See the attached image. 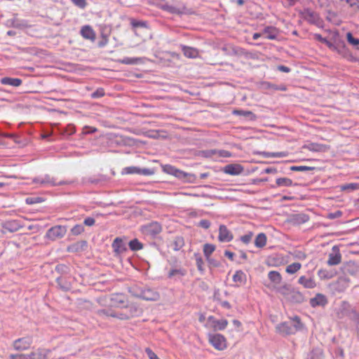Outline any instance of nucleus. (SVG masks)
Returning <instances> with one entry per match:
<instances>
[{
	"instance_id": "6e6552de",
	"label": "nucleus",
	"mask_w": 359,
	"mask_h": 359,
	"mask_svg": "<svg viewBox=\"0 0 359 359\" xmlns=\"http://www.w3.org/2000/svg\"><path fill=\"white\" fill-rule=\"evenodd\" d=\"M67 233V228L65 226L57 225L49 229L46 233V236L50 240L62 238Z\"/></svg>"
},
{
	"instance_id": "423d86ee",
	"label": "nucleus",
	"mask_w": 359,
	"mask_h": 359,
	"mask_svg": "<svg viewBox=\"0 0 359 359\" xmlns=\"http://www.w3.org/2000/svg\"><path fill=\"white\" fill-rule=\"evenodd\" d=\"M141 231L145 238L153 244L157 238V222H151L141 227Z\"/></svg>"
},
{
	"instance_id": "2f4dec72",
	"label": "nucleus",
	"mask_w": 359,
	"mask_h": 359,
	"mask_svg": "<svg viewBox=\"0 0 359 359\" xmlns=\"http://www.w3.org/2000/svg\"><path fill=\"white\" fill-rule=\"evenodd\" d=\"M5 229L11 232H15L19 230L22 226L16 220L8 221L5 224Z\"/></svg>"
},
{
	"instance_id": "a19ab883",
	"label": "nucleus",
	"mask_w": 359,
	"mask_h": 359,
	"mask_svg": "<svg viewBox=\"0 0 359 359\" xmlns=\"http://www.w3.org/2000/svg\"><path fill=\"white\" fill-rule=\"evenodd\" d=\"M215 246L212 244L206 243L203 245V253L206 259L210 257L211 254L215 251Z\"/></svg>"
},
{
	"instance_id": "5fc2aeb1",
	"label": "nucleus",
	"mask_w": 359,
	"mask_h": 359,
	"mask_svg": "<svg viewBox=\"0 0 359 359\" xmlns=\"http://www.w3.org/2000/svg\"><path fill=\"white\" fill-rule=\"evenodd\" d=\"M228 322L226 320H217L215 322L214 327L215 329L223 330L227 325Z\"/></svg>"
},
{
	"instance_id": "aec40b11",
	"label": "nucleus",
	"mask_w": 359,
	"mask_h": 359,
	"mask_svg": "<svg viewBox=\"0 0 359 359\" xmlns=\"http://www.w3.org/2000/svg\"><path fill=\"white\" fill-rule=\"evenodd\" d=\"M80 33L84 39L90 40L93 42L96 39V34L90 25L83 26Z\"/></svg>"
},
{
	"instance_id": "1a4fd4ad",
	"label": "nucleus",
	"mask_w": 359,
	"mask_h": 359,
	"mask_svg": "<svg viewBox=\"0 0 359 359\" xmlns=\"http://www.w3.org/2000/svg\"><path fill=\"white\" fill-rule=\"evenodd\" d=\"M32 344V337H25L15 340L13 346L15 350L22 351L27 350Z\"/></svg>"
},
{
	"instance_id": "393cba45",
	"label": "nucleus",
	"mask_w": 359,
	"mask_h": 359,
	"mask_svg": "<svg viewBox=\"0 0 359 359\" xmlns=\"http://www.w3.org/2000/svg\"><path fill=\"white\" fill-rule=\"evenodd\" d=\"M49 353L48 350L39 348L27 355L29 359H46Z\"/></svg>"
},
{
	"instance_id": "79ce46f5",
	"label": "nucleus",
	"mask_w": 359,
	"mask_h": 359,
	"mask_svg": "<svg viewBox=\"0 0 359 359\" xmlns=\"http://www.w3.org/2000/svg\"><path fill=\"white\" fill-rule=\"evenodd\" d=\"M234 114L242 115L250 120H254L255 115L250 111H243V110H234L233 111Z\"/></svg>"
},
{
	"instance_id": "a211bd4d",
	"label": "nucleus",
	"mask_w": 359,
	"mask_h": 359,
	"mask_svg": "<svg viewBox=\"0 0 359 359\" xmlns=\"http://www.w3.org/2000/svg\"><path fill=\"white\" fill-rule=\"evenodd\" d=\"M218 238L221 242H229L233 239V235L225 225L221 224L219 228Z\"/></svg>"
},
{
	"instance_id": "4d7b16f0",
	"label": "nucleus",
	"mask_w": 359,
	"mask_h": 359,
	"mask_svg": "<svg viewBox=\"0 0 359 359\" xmlns=\"http://www.w3.org/2000/svg\"><path fill=\"white\" fill-rule=\"evenodd\" d=\"M194 256L196 257V265H197L198 269L200 271H203V270H204L203 268V261L202 257H201V255L199 254H197V253H196L194 255Z\"/></svg>"
},
{
	"instance_id": "e2e57ef3",
	"label": "nucleus",
	"mask_w": 359,
	"mask_h": 359,
	"mask_svg": "<svg viewBox=\"0 0 359 359\" xmlns=\"http://www.w3.org/2000/svg\"><path fill=\"white\" fill-rule=\"evenodd\" d=\"M310 359H323V352L320 350L313 351Z\"/></svg>"
},
{
	"instance_id": "7ed1b4c3",
	"label": "nucleus",
	"mask_w": 359,
	"mask_h": 359,
	"mask_svg": "<svg viewBox=\"0 0 359 359\" xmlns=\"http://www.w3.org/2000/svg\"><path fill=\"white\" fill-rule=\"evenodd\" d=\"M341 270L343 273V276L338 278L337 282V285H341L343 288L348 286L349 279L346 278V276H355L359 272V266L353 262H348L343 264L341 267Z\"/></svg>"
},
{
	"instance_id": "b1692460",
	"label": "nucleus",
	"mask_w": 359,
	"mask_h": 359,
	"mask_svg": "<svg viewBox=\"0 0 359 359\" xmlns=\"http://www.w3.org/2000/svg\"><path fill=\"white\" fill-rule=\"evenodd\" d=\"M97 315L100 317H112L118 319V312L111 308H105L99 309L96 312Z\"/></svg>"
},
{
	"instance_id": "9b49d317",
	"label": "nucleus",
	"mask_w": 359,
	"mask_h": 359,
	"mask_svg": "<svg viewBox=\"0 0 359 359\" xmlns=\"http://www.w3.org/2000/svg\"><path fill=\"white\" fill-rule=\"evenodd\" d=\"M209 341L218 350H223L226 348V340L222 334H210Z\"/></svg>"
},
{
	"instance_id": "dca6fc26",
	"label": "nucleus",
	"mask_w": 359,
	"mask_h": 359,
	"mask_svg": "<svg viewBox=\"0 0 359 359\" xmlns=\"http://www.w3.org/2000/svg\"><path fill=\"white\" fill-rule=\"evenodd\" d=\"M180 56L178 54L175 53H162L159 58L160 62L162 63L163 66L169 67L170 63L175 60H179Z\"/></svg>"
},
{
	"instance_id": "f3484780",
	"label": "nucleus",
	"mask_w": 359,
	"mask_h": 359,
	"mask_svg": "<svg viewBox=\"0 0 359 359\" xmlns=\"http://www.w3.org/2000/svg\"><path fill=\"white\" fill-rule=\"evenodd\" d=\"M351 314L355 316L356 312L351 308L348 302H344L340 306L338 316L342 318L344 316H351Z\"/></svg>"
},
{
	"instance_id": "4c0bfd02",
	"label": "nucleus",
	"mask_w": 359,
	"mask_h": 359,
	"mask_svg": "<svg viewBox=\"0 0 359 359\" xmlns=\"http://www.w3.org/2000/svg\"><path fill=\"white\" fill-rule=\"evenodd\" d=\"M256 154L264 156V157H285L287 156L286 152H266L257 151Z\"/></svg>"
},
{
	"instance_id": "cd10ccee",
	"label": "nucleus",
	"mask_w": 359,
	"mask_h": 359,
	"mask_svg": "<svg viewBox=\"0 0 359 359\" xmlns=\"http://www.w3.org/2000/svg\"><path fill=\"white\" fill-rule=\"evenodd\" d=\"M298 283L302 285L305 288L312 289L316 286L313 278L302 276L299 278Z\"/></svg>"
},
{
	"instance_id": "c756f323",
	"label": "nucleus",
	"mask_w": 359,
	"mask_h": 359,
	"mask_svg": "<svg viewBox=\"0 0 359 359\" xmlns=\"http://www.w3.org/2000/svg\"><path fill=\"white\" fill-rule=\"evenodd\" d=\"M6 137L10 138L12 141H13L15 144H18V147H23L26 146L29 140L25 137V136H6Z\"/></svg>"
},
{
	"instance_id": "e433bc0d",
	"label": "nucleus",
	"mask_w": 359,
	"mask_h": 359,
	"mask_svg": "<svg viewBox=\"0 0 359 359\" xmlns=\"http://www.w3.org/2000/svg\"><path fill=\"white\" fill-rule=\"evenodd\" d=\"M206 156H210L213 154H219V156H221V157H230L231 156V154L228 151H226V150H219V151H217L215 149H212V150H209V151H206Z\"/></svg>"
},
{
	"instance_id": "6ab92c4d",
	"label": "nucleus",
	"mask_w": 359,
	"mask_h": 359,
	"mask_svg": "<svg viewBox=\"0 0 359 359\" xmlns=\"http://www.w3.org/2000/svg\"><path fill=\"white\" fill-rule=\"evenodd\" d=\"M243 167L240 164H228L224 168V172L231 175H238L243 172Z\"/></svg>"
},
{
	"instance_id": "3c124183",
	"label": "nucleus",
	"mask_w": 359,
	"mask_h": 359,
	"mask_svg": "<svg viewBox=\"0 0 359 359\" xmlns=\"http://www.w3.org/2000/svg\"><path fill=\"white\" fill-rule=\"evenodd\" d=\"M69 268L65 264H57L55 271L61 274H66L69 272Z\"/></svg>"
},
{
	"instance_id": "4468645a",
	"label": "nucleus",
	"mask_w": 359,
	"mask_h": 359,
	"mask_svg": "<svg viewBox=\"0 0 359 359\" xmlns=\"http://www.w3.org/2000/svg\"><path fill=\"white\" fill-rule=\"evenodd\" d=\"M87 247L88 243L86 241H79L67 246V251L74 253L81 252L85 251Z\"/></svg>"
},
{
	"instance_id": "9d476101",
	"label": "nucleus",
	"mask_w": 359,
	"mask_h": 359,
	"mask_svg": "<svg viewBox=\"0 0 359 359\" xmlns=\"http://www.w3.org/2000/svg\"><path fill=\"white\" fill-rule=\"evenodd\" d=\"M33 182L34 183L40 184L41 186H50V187H55V186H60L62 185L65 183L62 181L57 182L55 179L53 177H51L50 175H45L42 177H37L34 179Z\"/></svg>"
},
{
	"instance_id": "0e129e2a",
	"label": "nucleus",
	"mask_w": 359,
	"mask_h": 359,
	"mask_svg": "<svg viewBox=\"0 0 359 359\" xmlns=\"http://www.w3.org/2000/svg\"><path fill=\"white\" fill-rule=\"evenodd\" d=\"M97 132V128L95 127L86 126L83 128L81 135H89Z\"/></svg>"
},
{
	"instance_id": "f03ea898",
	"label": "nucleus",
	"mask_w": 359,
	"mask_h": 359,
	"mask_svg": "<svg viewBox=\"0 0 359 359\" xmlns=\"http://www.w3.org/2000/svg\"><path fill=\"white\" fill-rule=\"evenodd\" d=\"M277 291L284 297L287 302L291 304H301L305 300L303 294L289 284H285L278 287Z\"/></svg>"
},
{
	"instance_id": "bb28decb",
	"label": "nucleus",
	"mask_w": 359,
	"mask_h": 359,
	"mask_svg": "<svg viewBox=\"0 0 359 359\" xmlns=\"http://www.w3.org/2000/svg\"><path fill=\"white\" fill-rule=\"evenodd\" d=\"M56 282L60 288L63 291H68L72 287L71 282L65 276H61L57 278Z\"/></svg>"
},
{
	"instance_id": "ddd939ff",
	"label": "nucleus",
	"mask_w": 359,
	"mask_h": 359,
	"mask_svg": "<svg viewBox=\"0 0 359 359\" xmlns=\"http://www.w3.org/2000/svg\"><path fill=\"white\" fill-rule=\"evenodd\" d=\"M309 217L304 213L293 214L287 219V222L293 225H300L306 222Z\"/></svg>"
},
{
	"instance_id": "09e8293b",
	"label": "nucleus",
	"mask_w": 359,
	"mask_h": 359,
	"mask_svg": "<svg viewBox=\"0 0 359 359\" xmlns=\"http://www.w3.org/2000/svg\"><path fill=\"white\" fill-rule=\"evenodd\" d=\"M140 58H137V57H135V58H130V57H125L122 60H118V62L121 63V64H125V65H134V64H137L139 61H140Z\"/></svg>"
},
{
	"instance_id": "412c9836",
	"label": "nucleus",
	"mask_w": 359,
	"mask_h": 359,
	"mask_svg": "<svg viewBox=\"0 0 359 359\" xmlns=\"http://www.w3.org/2000/svg\"><path fill=\"white\" fill-rule=\"evenodd\" d=\"M327 304V297L320 293H318L315 297L310 299V304L312 307L325 306Z\"/></svg>"
},
{
	"instance_id": "4be33fe9",
	"label": "nucleus",
	"mask_w": 359,
	"mask_h": 359,
	"mask_svg": "<svg viewBox=\"0 0 359 359\" xmlns=\"http://www.w3.org/2000/svg\"><path fill=\"white\" fill-rule=\"evenodd\" d=\"M111 245L114 251L116 254H121L127 250L126 243L123 242V239L119 237H116L114 240Z\"/></svg>"
},
{
	"instance_id": "473e14b6",
	"label": "nucleus",
	"mask_w": 359,
	"mask_h": 359,
	"mask_svg": "<svg viewBox=\"0 0 359 359\" xmlns=\"http://www.w3.org/2000/svg\"><path fill=\"white\" fill-rule=\"evenodd\" d=\"M184 245V241L183 237L177 236L174 241L171 243L170 246L175 251L180 250Z\"/></svg>"
},
{
	"instance_id": "338daca9",
	"label": "nucleus",
	"mask_w": 359,
	"mask_h": 359,
	"mask_svg": "<svg viewBox=\"0 0 359 359\" xmlns=\"http://www.w3.org/2000/svg\"><path fill=\"white\" fill-rule=\"evenodd\" d=\"M253 233L252 232H249L248 234H245L241 236V240L245 244H248L250 242L252 238Z\"/></svg>"
},
{
	"instance_id": "680f3d73",
	"label": "nucleus",
	"mask_w": 359,
	"mask_h": 359,
	"mask_svg": "<svg viewBox=\"0 0 359 359\" xmlns=\"http://www.w3.org/2000/svg\"><path fill=\"white\" fill-rule=\"evenodd\" d=\"M75 132V126L74 125H68L66 127L65 131L62 133L60 135H74Z\"/></svg>"
},
{
	"instance_id": "69168bd1",
	"label": "nucleus",
	"mask_w": 359,
	"mask_h": 359,
	"mask_svg": "<svg viewBox=\"0 0 359 359\" xmlns=\"http://www.w3.org/2000/svg\"><path fill=\"white\" fill-rule=\"evenodd\" d=\"M243 275L244 273L242 271H237L233 276V280L234 282H241Z\"/></svg>"
},
{
	"instance_id": "603ef678",
	"label": "nucleus",
	"mask_w": 359,
	"mask_h": 359,
	"mask_svg": "<svg viewBox=\"0 0 359 359\" xmlns=\"http://www.w3.org/2000/svg\"><path fill=\"white\" fill-rule=\"evenodd\" d=\"M359 189V183H350L341 187L342 191L346 190H355Z\"/></svg>"
},
{
	"instance_id": "c9c22d12",
	"label": "nucleus",
	"mask_w": 359,
	"mask_h": 359,
	"mask_svg": "<svg viewBox=\"0 0 359 359\" xmlns=\"http://www.w3.org/2000/svg\"><path fill=\"white\" fill-rule=\"evenodd\" d=\"M128 247L132 251H138L143 248V244L137 238H134L128 243Z\"/></svg>"
},
{
	"instance_id": "c03bdc74",
	"label": "nucleus",
	"mask_w": 359,
	"mask_h": 359,
	"mask_svg": "<svg viewBox=\"0 0 359 359\" xmlns=\"http://www.w3.org/2000/svg\"><path fill=\"white\" fill-rule=\"evenodd\" d=\"M301 268V264L298 262L290 264L286 268V272L288 273L293 274L296 273Z\"/></svg>"
},
{
	"instance_id": "2eb2a0df",
	"label": "nucleus",
	"mask_w": 359,
	"mask_h": 359,
	"mask_svg": "<svg viewBox=\"0 0 359 359\" xmlns=\"http://www.w3.org/2000/svg\"><path fill=\"white\" fill-rule=\"evenodd\" d=\"M163 170L170 175H174L175 177L179 178V179H183L185 178L189 175V174L175 168V167L170 165H162Z\"/></svg>"
},
{
	"instance_id": "5701e85b",
	"label": "nucleus",
	"mask_w": 359,
	"mask_h": 359,
	"mask_svg": "<svg viewBox=\"0 0 359 359\" xmlns=\"http://www.w3.org/2000/svg\"><path fill=\"white\" fill-rule=\"evenodd\" d=\"M110 299L112 306L121 309L125 305L127 300L123 294H113Z\"/></svg>"
},
{
	"instance_id": "f704fd0d",
	"label": "nucleus",
	"mask_w": 359,
	"mask_h": 359,
	"mask_svg": "<svg viewBox=\"0 0 359 359\" xmlns=\"http://www.w3.org/2000/svg\"><path fill=\"white\" fill-rule=\"evenodd\" d=\"M184 55L189 58H196L198 55V52L196 48L187 46L182 48Z\"/></svg>"
},
{
	"instance_id": "774afa93",
	"label": "nucleus",
	"mask_w": 359,
	"mask_h": 359,
	"mask_svg": "<svg viewBox=\"0 0 359 359\" xmlns=\"http://www.w3.org/2000/svg\"><path fill=\"white\" fill-rule=\"evenodd\" d=\"M9 359H29L27 355L25 354H11Z\"/></svg>"
},
{
	"instance_id": "de8ad7c7",
	"label": "nucleus",
	"mask_w": 359,
	"mask_h": 359,
	"mask_svg": "<svg viewBox=\"0 0 359 359\" xmlns=\"http://www.w3.org/2000/svg\"><path fill=\"white\" fill-rule=\"evenodd\" d=\"M340 1H344L353 9L355 13L359 11L358 0H339Z\"/></svg>"
},
{
	"instance_id": "bf43d9fd",
	"label": "nucleus",
	"mask_w": 359,
	"mask_h": 359,
	"mask_svg": "<svg viewBox=\"0 0 359 359\" xmlns=\"http://www.w3.org/2000/svg\"><path fill=\"white\" fill-rule=\"evenodd\" d=\"M104 95V89L102 88H97L94 93H93L91 94V97L95 99V98L102 97Z\"/></svg>"
},
{
	"instance_id": "6e6d98bb",
	"label": "nucleus",
	"mask_w": 359,
	"mask_h": 359,
	"mask_svg": "<svg viewBox=\"0 0 359 359\" xmlns=\"http://www.w3.org/2000/svg\"><path fill=\"white\" fill-rule=\"evenodd\" d=\"M108 43V34L104 32H101V40L98 42L99 47H104Z\"/></svg>"
},
{
	"instance_id": "f257e3e1",
	"label": "nucleus",
	"mask_w": 359,
	"mask_h": 359,
	"mask_svg": "<svg viewBox=\"0 0 359 359\" xmlns=\"http://www.w3.org/2000/svg\"><path fill=\"white\" fill-rule=\"evenodd\" d=\"M128 292L133 297L147 301L156 299V293L142 283L131 285L128 288Z\"/></svg>"
},
{
	"instance_id": "f8f14e48",
	"label": "nucleus",
	"mask_w": 359,
	"mask_h": 359,
	"mask_svg": "<svg viewBox=\"0 0 359 359\" xmlns=\"http://www.w3.org/2000/svg\"><path fill=\"white\" fill-rule=\"evenodd\" d=\"M121 173L123 175H149L153 173V172H151L149 169H141L136 166H130L126 167L123 169Z\"/></svg>"
},
{
	"instance_id": "a878e982",
	"label": "nucleus",
	"mask_w": 359,
	"mask_h": 359,
	"mask_svg": "<svg viewBox=\"0 0 359 359\" xmlns=\"http://www.w3.org/2000/svg\"><path fill=\"white\" fill-rule=\"evenodd\" d=\"M84 180L86 183L97 184L108 181V177L106 175L99 174L97 175L86 177Z\"/></svg>"
},
{
	"instance_id": "864d4df0",
	"label": "nucleus",
	"mask_w": 359,
	"mask_h": 359,
	"mask_svg": "<svg viewBox=\"0 0 359 359\" xmlns=\"http://www.w3.org/2000/svg\"><path fill=\"white\" fill-rule=\"evenodd\" d=\"M314 169H315L314 167H309V166H305V165L292 166L290 168V170L292 171H309V170H313Z\"/></svg>"
},
{
	"instance_id": "8fccbe9b",
	"label": "nucleus",
	"mask_w": 359,
	"mask_h": 359,
	"mask_svg": "<svg viewBox=\"0 0 359 359\" xmlns=\"http://www.w3.org/2000/svg\"><path fill=\"white\" fill-rule=\"evenodd\" d=\"M83 231H84V227L81 224H76L71 229L72 233L74 236H78V235L82 233Z\"/></svg>"
},
{
	"instance_id": "13d9d810",
	"label": "nucleus",
	"mask_w": 359,
	"mask_h": 359,
	"mask_svg": "<svg viewBox=\"0 0 359 359\" xmlns=\"http://www.w3.org/2000/svg\"><path fill=\"white\" fill-rule=\"evenodd\" d=\"M186 273L185 270L182 269H172L168 273V277L171 278L175 275H180V276H184Z\"/></svg>"
},
{
	"instance_id": "ea45409f",
	"label": "nucleus",
	"mask_w": 359,
	"mask_h": 359,
	"mask_svg": "<svg viewBox=\"0 0 359 359\" xmlns=\"http://www.w3.org/2000/svg\"><path fill=\"white\" fill-rule=\"evenodd\" d=\"M269 278L274 283L278 284L281 282L282 277L278 271H272L269 273Z\"/></svg>"
},
{
	"instance_id": "72a5a7b5",
	"label": "nucleus",
	"mask_w": 359,
	"mask_h": 359,
	"mask_svg": "<svg viewBox=\"0 0 359 359\" xmlns=\"http://www.w3.org/2000/svg\"><path fill=\"white\" fill-rule=\"evenodd\" d=\"M266 236L264 233H259L255 240V245L256 247L262 248L266 245Z\"/></svg>"
},
{
	"instance_id": "7c9ffc66",
	"label": "nucleus",
	"mask_w": 359,
	"mask_h": 359,
	"mask_svg": "<svg viewBox=\"0 0 359 359\" xmlns=\"http://www.w3.org/2000/svg\"><path fill=\"white\" fill-rule=\"evenodd\" d=\"M1 82L2 84L4 85H10L13 86H19L22 83V80L17 78H9V77H4L2 78L1 80Z\"/></svg>"
},
{
	"instance_id": "49530a36",
	"label": "nucleus",
	"mask_w": 359,
	"mask_h": 359,
	"mask_svg": "<svg viewBox=\"0 0 359 359\" xmlns=\"http://www.w3.org/2000/svg\"><path fill=\"white\" fill-rule=\"evenodd\" d=\"M276 184L280 187H290L292 184V181L289 178L281 177L276 180Z\"/></svg>"
},
{
	"instance_id": "052dcab7",
	"label": "nucleus",
	"mask_w": 359,
	"mask_h": 359,
	"mask_svg": "<svg viewBox=\"0 0 359 359\" xmlns=\"http://www.w3.org/2000/svg\"><path fill=\"white\" fill-rule=\"evenodd\" d=\"M347 40L350 43L353 44V46L359 45V39L354 38L352 34L350 32L347 33Z\"/></svg>"
},
{
	"instance_id": "c85d7f7f",
	"label": "nucleus",
	"mask_w": 359,
	"mask_h": 359,
	"mask_svg": "<svg viewBox=\"0 0 359 359\" xmlns=\"http://www.w3.org/2000/svg\"><path fill=\"white\" fill-rule=\"evenodd\" d=\"M301 13L302 18L310 22L313 23L317 20L316 13L309 8L304 9Z\"/></svg>"
},
{
	"instance_id": "a18cd8bd",
	"label": "nucleus",
	"mask_w": 359,
	"mask_h": 359,
	"mask_svg": "<svg viewBox=\"0 0 359 359\" xmlns=\"http://www.w3.org/2000/svg\"><path fill=\"white\" fill-rule=\"evenodd\" d=\"M129 20L133 29L137 27H147V22L144 21L137 20L135 18H129Z\"/></svg>"
},
{
	"instance_id": "20e7f679",
	"label": "nucleus",
	"mask_w": 359,
	"mask_h": 359,
	"mask_svg": "<svg viewBox=\"0 0 359 359\" xmlns=\"http://www.w3.org/2000/svg\"><path fill=\"white\" fill-rule=\"evenodd\" d=\"M292 321L284 322L277 325L278 332L284 335L294 334L297 330L302 329L303 325L298 316H294Z\"/></svg>"
},
{
	"instance_id": "0eeeda50",
	"label": "nucleus",
	"mask_w": 359,
	"mask_h": 359,
	"mask_svg": "<svg viewBox=\"0 0 359 359\" xmlns=\"http://www.w3.org/2000/svg\"><path fill=\"white\" fill-rule=\"evenodd\" d=\"M330 145L322 142H309L302 146V149H308L313 152L326 153L330 149Z\"/></svg>"
},
{
	"instance_id": "58836bf2",
	"label": "nucleus",
	"mask_w": 359,
	"mask_h": 359,
	"mask_svg": "<svg viewBox=\"0 0 359 359\" xmlns=\"http://www.w3.org/2000/svg\"><path fill=\"white\" fill-rule=\"evenodd\" d=\"M341 262L340 253L330 254L327 264L330 266L337 265Z\"/></svg>"
},
{
	"instance_id": "37998d69",
	"label": "nucleus",
	"mask_w": 359,
	"mask_h": 359,
	"mask_svg": "<svg viewBox=\"0 0 359 359\" xmlns=\"http://www.w3.org/2000/svg\"><path fill=\"white\" fill-rule=\"evenodd\" d=\"M158 7H161L163 10L167 11L171 13H176V14H182L183 13V11H180L178 8H176L173 6H168V5H160L158 4Z\"/></svg>"
},
{
	"instance_id": "39448f33",
	"label": "nucleus",
	"mask_w": 359,
	"mask_h": 359,
	"mask_svg": "<svg viewBox=\"0 0 359 359\" xmlns=\"http://www.w3.org/2000/svg\"><path fill=\"white\" fill-rule=\"evenodd\" d=\"M118 319L126 320L139 316L142 313V309L135 304L124 305L121 310L117 311Z\"/></svg>"
}]
</instances>
